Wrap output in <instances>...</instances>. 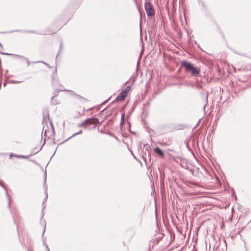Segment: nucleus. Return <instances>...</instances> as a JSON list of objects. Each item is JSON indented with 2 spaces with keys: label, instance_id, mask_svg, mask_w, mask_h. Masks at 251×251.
<instances>
[{
  "label": "nucleus",
  "instance_id": "obj_45",
  "mask_svg": "<svg viewBox=\"0 0 251 251\" xmlns=\"http://www.w3.org/2000/svg\"><path fill=\"white\" fill-rule=\"evenodd\" d=\"M218 119H217V120H215L214 121V122H213V124H217V120H218Z\"/></svg>",
  "mask_w": 251,
  "mask_h": 251
},
{
  "label": "nucleus",
  "instance_id": "obj_26",
  "mask_svg": "<svg viewBox=\"0 0 251 251\" xmlns=\"http://www.w3.org/2000/svg\"><path fill=\"white\" fill-rule=\"evenodd\" d=\"M0 53L3 55H8V56H16L14 54L2 52L0 51Z\"/></svg>",
  "mask_w": 251,
  "mask_h": 251
},
{
  "label": "nucleus",
  "instance_id": "obj_14",
  "mask_svg": "<svg viewBox=\"0 0 251 251\" xmlns=\"http://www.w3.org/2000/svg\"><path fill=\"white\" fill-rule=\"evenodd\" d=\"M63 46V41L62 40H60V42H59V50L58 51V53L56 56V61H57V59L58 55L61 53V52L62 50Z\"/></svg>",
  "mask_w": 251,
  "mask_h": 251
},
{
  "label": "nucleus",
  "instance_id": "obj_49",
  "mask_svg": "<svg viewBox=\"0 0 251 251\" xmlns=\"http://www.w3.org/2000/svg\"><path fill=\"white\" fill-rule=\"evenodd\" d=\"M208 96V92H207V93H206V100H207Z\"/></svg>",
  "mask_w": 251,
  "mask_h": 251
},
{
  "label": "nucleus",
  "instance_id": "obj_27",
  "mask_svg": "<svg viewBox=\"0 0 251 251\" xmlns=\"http://www.w3.org/2000/svg\"><path fill=\"white\" fill-rule=\"evenodd\" d=\"M44 63L45 65H46L47 66H48L49 68H52V67L50 66L48 63H45L43 61H37V62H34V63Z\"/></svg>",
  "mask_w": 251,
  "mask_h": 251
},
{
  "label": "nucleus",
  "instance_id": "obj_41",
  "mask_svg": "<svg viewBox=\"0 0 251 251\" xmlns=\"http://www.w3.org/2000/svg\"><path fill=\"white\" fill-rule=\"evenodd\" d=\"M113 137H114L115 139H116L118 141H119V139L117 138V137L116 136H115V135H113Z\"/></svg>",
  "mask_w": 251,
  "mask_h": 251
},
{
  "label": "nucleus",
  "instance_id": "obj_16",
  "mask_svg": "<svg viewBox=\"0 0 251 251\" xmlns=\"http://www.w3.org/2000/svg\"><path fill=\"white\" fill-rule=\"evenodd\" d=\"M49 120V114L47 113L46 115L44 114L43 118V124H44L45 123L46 125H47Z\"/></svg>",
  "mask_w": 251,
  "mask_h": 251
},
{
  "label": "nucleus",
  "instance_id": "obj_42",
  "mask_svg": "<svg viewBox=\"0 0 251 251\" xmlns=\"http://www.w3.org/2000/svg\"><path fill=\"white\" fill-rule=\"evenodd\" d=\"M105 108L103 110H102L101 111H100L99 114V115H100L101 114H102V112L105 110Z\"/></svg>",
  "mask_w": 251,
  "mask_h": 251
},
{
  "label": "nucleus",
  "instance_id": "obj_46",
  "mask_svg": "<svg viewBox=\"0 0 251 251\" xmlns=\"http://www.w3.org/2000/svg\"><path fill=\"white\" fill-rule=\"evenodd\" d=\"M6 84H7V82L6 81H5L3 83V86L4 87H5L6 86Z\"/></svg>",
  "mask_w": 251,
  "mask_h": 251
},
{
  "label": "nucleus",
  "instance_id": "obj_57",
  "mask_svg": "<svg viewBox=\"0 0 251 251\" xmlns=\"http://www.w3.org/2000/svg\"><path fill=\"white\" fill-rule=\"evenodd\" d=\"M128 124H129V128H130V126H131V125H130V123L129 122H128Z\"/></svg>",
  "mask_w": 251,
  "mask_h": 251
},
{
  "label": "nucleus",
  "instance_id": "obj_54",
  "mask_svg": "<svg viewBox=\"0 0 251 251\" xmlns=\"http://www.w3.org/2000/svg\"><path fill=\"white\" fill-rule=\"evenodd\" d=\"M194 43H195V45L197 44V42L196 41H194Z\"/></svg>",
  "mask_w": 251,
  "mask_h": 251
},
{
  "label": "nucleus",
  "instance_id": "obj_40",
  "mask_svg": "<svg viewBox=\"0 0 251 251\" xmlns=\"http://www.w3.org/2000/svg\"><path fill=\"white\" fill-rule=\"evenodd\" d=\"M129 150H130V152H131V154H132V155L133 156V157H134L135 159H136V160H137V158H136V157L134 155V154H133V152H132V151H131L130 149H129Z\"/></svg>",
  "mask_w": 251,
  "mask_h": 251
},
{
  "label": "nucleus",
  "instance_id": "obj_6",
  "mask_svg": "<svg viewBox=\"0 0 251 251\" xmlns=\"http://www.w3.org/2000/svg\"><path fill=\"white\" fill-rule=\"evenodd\" d=\"M89 119H91V121H89L87 122V126H89V125H90L91 124H95L96 123H100V124H101L103 121V120H102L100 122H99V119L95 117V116H93V117H92L91 118H89Z\"/></svg>",
  "mask_w": 251,
  "mask_h": 251
},
{
  "label": "nucleus",
  "instance_id": "obj_37",
  "mask_svg": "<svg viewBox=\"0 0 251 251\" xmlns=\"http://www.w3.org/2000/svg\"><path fill=\"white\" fill-rule=\"evenodd\" d=\"M19 241H20V242L21 243V244L23 246H25V242H24V241H22L20 239H19Z\"/></svg>",
  "mask_w": 251,
  "mask_h": 251
},
{
  "label": "nucleus",
  "instance_id": "obj_30",
  "mask_svg": "<svg viewBox=\"0 0 251 251\" xmlns=\"http://www.w3.org/2000/svg\"><path fill=\"white\" fill-rule=\"evenodd\" d=\"M124 123L125 122L121 123V121H120V129L121 130H122V128H123V125H124Z\"/></svg>",
  "mask_w": 251,
  "mask_h": 251
},
{
  "label": "nucleus",
  "instance_id": "obj_35",
  "mask_svg": "<svg viewBox=\"0 0 251 251\" xmlns=\"http://www.w3.org/2000/svg\"><path fill=\"white\" fill-rule=\"evenodd\" d=\"M144 147L145 148V149L148 150V149L150 148V146L148 144H145L144 145Z\"/></svg>",
  "mask_w": 251,
  "mask_h": 251
},
{
  "label": "nucleus",
  "instance_id": "obj_34",
  "mask_svg": "<svg viewBox=\"0 0 251 251\" xmlns=\"http://www.w3.org/2000/svg\"><path fill=\"white\" fill-rule=\"evenodd\" d=\"M136 106V104H135V103H134L132 107L131 112H132L134 110Z\"/></svg>",
  "mask_w": 251,
  "mask_h": 251
},
{
  "label": "nucleus",
  "instance_id": "obj_53",
  "mask_svg": "<svg viewBox=\"0 0 251 251\" xmlns=\"http://www.w3.org/2000/svg\"><path fill=\"white\" fill-rule=\"evenodd\" d=\"M123 137H126V136H125V134H122Z\"/></svg>",
  "mask_w": 251,
  "mask_h": 251
},
{
  "label": "nucleus",
  "instance_id": "obj_60",
  "mask_svg": "<svg viewBox=\"0 0 251 251\" xmlns=\"http://www.w3.org/2000/svg\"><path fill=\"white\" fill-rule=\"evenodd\" d=\"M7 72H8V70H6L5 75H6V73H7Z\"/></svg>",
  "mask_w": 251,
  "mask_h": 251
},
{
  "label": "nucleus",
  "instance_id": "obj_11",
  "mask_svg": "<svg viewBox=\"0 0 251 251\" xmlns=\"http://www.w3.org/2000/svg\"><path fill=\"white\" fill-rule=\"evenodd\" d=\"M13 32H22V33H35V34H40V33L38 32V31H37L30 30H15V31H10V32H8V33H12Z\"/></svg>",
  "mask_w": 251,
  "mask_h": 251
},
{
  "label": "nucleus",
  "instance_id": "obj_59",
  "mask_svg": "<svg viewBox=\"0 0 251 251\" xmlns=\"http://www.w3.org/2000/svg\"><path fill=\"white\" fill-rule=\"evenodd\" d=\"M60 86L61 88L63 87L62 85H60Z\"/></svg>",
  "mask_w": 251,
  "mask_h": 251
},
{
  "label": "nucleus",
  "instance_id": "obj_29",
  "mask_svg": "<svg viewBox=\"0 0 251 251\" xmlns=\"http://www.w3.org/2000/svg\"><path fill=\"white\" fill-rule=\"evenodd\" d=\"M47 197H45V198L44 199L43 202L42 203V206H43L42 211L45 208V206H44V203L47 201Z\"/></svg>",
  "mask_w": 251,
  "mask_h": 251
},
{
  "label": "nucleus",
  "instance_id": "obj_52",
  "mask_svg": "<svg viewBox=\"0 0 251 251\" xmlns=\"http://www.w3.org/2000/svg\"><path fill=\"white\" fill-rule=\"evenodd\" d=\"M57 72V68H56L55 70H54V73H56Z\"/></svg>",
  "mask_w": 251,
  "mask_h": 251
},
{
  "label": "nucleus",
  "instance_id": "obj_43",
  "mask_svg": "<svg viewBox=\"0 0 251 251\" xmlns=\"http://www.w3.org/2000/svg\"><path fill=\"white\" fill-rule=\"evenodd\" d=\"M197 47L199 48L201 50L203 51L202 49L200 47L199 45H197Z\"/></svg>",
  "mask_w": 251,
  "mask_h": 251
},
{
  "label": "nucleus",
  "instance_id": "obj_1",
  "mask_svg": "<svg viewBox=\"0 0 251 251\" xmlns=\"http://www.w3.org/2000/svg\"><path fill=\"white\" fill-rule=\"evenodd\" d=\"M181 67H183L185 71L189 73L193 76H198L200 74V68L194 65L188 61L183 60L181 62Z\"/></svg>",
  "mask_w": 251,
  "mask_h": 251
},
{
  "label": "nucleus",
  "instance_id": "obj_21",
  "mask_svg": "<svg viewBox=\"0 0 251 251\" xmlns=\"http://www.w3.org/2000/svg\"><path fill=\"white\" fill-rule=\"evenodd\" d=\"M130 89H131V87L130 86H127L126 87V89L123 90V91L125 93V94H126V95H127L128 92L129 91Z\"/></svg>",
  "mask_w": 251,
  "mask_h": 251
},
{
  "label": "nucleus",
  "instance_id": "obj_15",
  "mask_svg": "<svg viewBox=\"0 0 251 251\" xmlns=\"http://www.w3.org/2000/svg\"><path fill=\"white\" fill-rule=\"evenodd\" d=\"M16 57H19L20 58L23 59L24 61H25L27 64L28 66H29L30 64V62L28 60V59L26 57H25L23 56L20 55H15Z\"/></svg>",
  "mask_w": 251,
  "mask_h": 251
},
{
  "label": "nucleus",
  "instance_id": "obj_48",
  "mask_svg": "<svg viewBox=\"0 0 251 251\" xmlns=\"http://www.w3.org/2000/svg\"><path fill=\"white\" fill-rule=\"evenodd\" d=\"M150 130H151V129H150V130H149V134H150V138L151 139V131H150Z\"/></svg>",
  "mask_w": 251,
  "mask_h": 251
},
{
  "label": "nucleus",
  "instance_id": "obj_61",
  "mask_svg": "<svg viewBox=\"0 0 251 251\" xmlns=\"http://www.w3.org/2000/svg\"><path fill=\"white\" fill-rule=\"evenodd\" d=\"M130 132H131V133H133V134H135V132H131V131H130Z\"/></svg>",
  "mask_w": 251,
  "mask_h": 251
},
{
  "label": "nucleus",
  "instance_id": "obj_39",
  "mask_svg": "<svg viewBox=\"0 0 251 251\" xmlns=\"http://www.w3.org/2000/svg\"><path fill=\"white\" fill-rule=\"evenodd\" d=\"M39 150H38L37 151H36V148H34V149L32 151V153L33 152H36L38 151Z\"/></svg>",
  "mask_w": 251,
  "mask_h": 251
},
{
  "label": "nucleus",
  "instance_id": "obj_18",
  "mask_svg": "<svg viewBox=\"0 0 251 251\" xmlns=\"http://www.w3.org/2000/svg\"><path fill=\"white\" fill-rule=\"evenodd\" d=\"M191 86L192 87H194L198 89H201L203 88L202 85L200 84H197L196 85H194V84H192Z\"/></svg>",
  "mask_w": 251,
  "mask_h": 251
},
{
  "label": "nucleus",
  "instance_id": "obj_3",
  "mask_svg": "<svg viewBox=\"0 0 251 251\" xmlns=\"http://www.w3.org/2000/svg\"><path fill=\"white\" fill-rule=\"evenodd\" d=\"M47 131V129H46L45 131V132L44 133V136L45 138H44V141L43 144L42 145V146L39 148V150L37 151L31 153V154L27 155V156L22 155H14V157H15L17 158H19V159H22V158L27 159L29 156H32V155H35V154H37V153H38L41 150L43 146L45 144L46 138L47 137V134H46Z\"/></svg>",
  "mask_w": 251,
  "mask_h": 251
},
{
  "label": "nucleus",
  "instance_id": "obj_33",
  "mask_svg": "<svg viewBox=\"0 0 251 251\" xmlns=\"http://www.w3.org/2000/svg\"><path fill=\"white\" fill-rule=\"evenodd\" d=\"M178 126L179 127V129H180V127H181V128H185L186 127V126L185 125H179Z\"/></svg>",
  "mask_w": 251,
  "mask_h": 251
},
{
  "label": "nucleus",
  "instance_id": "obj_23",
  "mask_svg": "<svg viewBox=\"0 0 251 251\" xmlns=\"http://www.w3.org/2000/svg\"><path fill=\"white\" fill-rule=\"evenodd\" d=\"M250 87V86H249V85H246V87H241V88L239 89L238 90V92H240V91H242L245 90L246 88H249Z\"/></svg>",
  "mask_w": 251,
  "mask_h": 251
},
{
  "label": "nucleus",
  "instance_id": "obj_20",
  "mask_svg": "<svg viewBox=\"0 0 251 251\" xmlns=\"http://www.w3.org/2000/svg\"><path fill=\"white\" fill-rule=\"evenodd\" d=\"M47 180V172L45 170L44 174V187L45 188L46 187V183Z\"/></svg>",
  "mask_w": 251,
  "mask_h": 251
},
{
  "label": "nucleus",
  "instance_id": "obj_64",
  "mask_svg": "<svg viewBox=\"0 0 251 251\" xmlns=\"http://www.w3.org/2000/svg\"><path fill=\"white\" fill-rule=\"evenodd\" d=\"M10 211L12 213V210L11 209H10Z\"/></svg>",
  "mask_w": 251,
  "mask_h": 251
},
{
  "label": "nucleus",
  "instance_id": "obj_19",
  "mask_svg": "<svg viewBox=\"0 0 251 251\" xmlns=\"http://www.w3.org/2000/svg\"><path fill=\"white\" fill-rule=\"evenodd\" d=\"M60 91H69H69H71V90H64V89H61H61H56V91H55L54 92V93H53V94H54V95H58V94H57V93H58V92H60Z\"/></svg>",
  "mask_w": 251,
  "mask_h": 251
},
{
  "label": "nucleus",
  "instance_id": "obj_28",
  "mask_svg": "<svg viewBox=\"0 0 251 251\" xmlns=\"http://www.w3.org/2000/svg\"><path fill=\"white\" fill-rule=\"evenodd\" d=\"M151 99H150V100H148V101H147V102H146V103H145V104H144V106H149L150 105V101H151Z\"/></svg>",
  "mask_w": 251,
  "mask_h": 251
},
{
  "label": "nucleus",
  "instance_id": "obj_10",
  "mask_svg": "<svg viewBox=\"0 0 251 251\" xmlns=\"http://www.w3.org/2000/svg\"><path fill=\"white\" fill-rule=\"evenodd\" d=\"M154 152L161 157H163L164 153L162 150L159 147H156L154 149Z\"/></svg>",
  "mask_w": 251,
  "mask_h": 251
},
{
  "label": "nucleus",
  "instance_id": "obj_13",
  "mask_svg": "<svg viewBox=\"0 0 251 251\" xmlns=\"http://www.w3.org/2000/svg\"><path fill=\"white\" fill-rule=\"evenodd\" d=\"M82 133V131L81 130H80L79 131H78L77 133H74V134H73L72 135H71L70 137H69V138H68L67 139H66L65 140H64V141L61 142L59 145H60V144H62L63 143H64L65 142H66L67 141H68V140H69L70 139H71V138L72 137H74L77 135H79V134H81Z\"/></svg>",
  "mask_w": 251,
  "mask_h": 251
},
{
  "label": "nucleus",
  "instance_id": "obj_12",
  "mask_svg": "<svg viewBox=\"0 0 251 251\" xmlns=\"http://www.w3.org/2000/svg\"><path fill=\"white\" fill-rule=\"evenodd\" d=\"M91 119H86L85 120H84L83 122H82L81 123H79L78 125V126L79 127H84L85 128H86L87 126V123L89 121H91Z\"/></svg>",
  "mask_w": 251,
  "mask_h": 251
},
{
  "label": "nucleus",
  "instance_id": "obj_4",
  "mask_svg": "<svg viewBox=\"0 0 251 251\" xmlns=\"http://www.w3.org/2000/svg\"><path fill=\"white\" fill-rule=\"evenodd\" d=\"M126 94H125V93L123 90H122L115 99V100L113 101L112 103H114L115 101H121L123 100L126 97Z\"/></svg>",
  "mask_w": 251,
  "mask_h": 251
},
{
  "label": "nucleus",
  "instance_id": "obj_36",
  "mask_svg": "<svg viewBox=\"0 0 251 251\" xmlns=\"http://www.w3.org/2000/svg\"><path fill=\"white\" fill-rule=\"evenodd\" d=\"M45 190V197H47V198H48V194H47V187H46L45 188H44Z\"/></svg>",
  "mask_w": 251,
  "mask_h": 251
},
{
  "label": "nucleus",
  "instance_id": "obj_58",
  "mask_svg": "<svg viewBox=\"0 0 251 251\" xmlns=\"http://www.w3.org/2000/svg\"><path fill=\"white\" fill-rule=\"evenodd\" d=\"M128 81H127V82H126L125 84H126L128 82Z\"/></svg>",
  "mask_w": 251,
  "mask_h": 251
},
{
  "label": "nucleus",
  "instance_id": "obj_24",
  "mask_svg": "<svg viewBox=\"0 0 251 251\" xmlns=\"http://www.w3.org/2000/svg\"><path fill=\"white\" fill-rule=\"evenodd\" d=\"M22 82H23V81H18L11 80L9 81V83H11V84H18V83H20Z\"/></svg>",
  "mask_w": 251,
  "mask_h": 251
},
{
  "label": "nucleus",
  "instance_id": "obj_8",
  "mask_svg": "<svg viewBox=\"0 0 251 251\" xmlns=\"http://www.w3.org/2000/svg\"><path fill=\"white\" fill-rule=\"evenodd\" d=\"M72 94L73 96L75 97L77 99L79 100L82 102H84L85 101H87V99L77 94V93H75V92L71 91Z\"/></svg>",
  "mask_w": 251,
  "mask_h": 251
},
{
  "label": "nucleus",
  "instance_id": "obj_38",
  "mask_svg": "<svg viewBox=\"0 0 251 251\" xmlns=\"http://www.w3.org/2000/svg\"><path fill=\"white\" fill-rule=\"evenodd\" d=\"M56 150H57V148H56V150L54 152V153L52 155V156H51V158L50 159V160H49V161L48 162V163H47V165L46 167L47 166L48 164L49 163L51 159L52 158V157L53 156V155L55 154V152H56Z\"/></svg>",
  "mask_w": 251,
  "mask_h": 251
},
{
  "label": "nucleus",
  "instance_id": "obj_32",
  "mask_svg": "<svg viewBox=\"0 0 251 251\" xmlns=\"http://www.w3.org/2000/svg\"><path fill=\"white\" fill-rule=\"evenodd\" d=\"M110 98H111V97L108 98L106 100H105L104 102H103L101 104L103 105V104H104L106 103H107L109 101V100H110Z\"/></svg>",
  "mask_w": 251,
  "mask_h": 251
},
{
  "label": "nucleus",
  "instance_id": "obj_25",
  "mask_svg": "<svg viewBox=\"0 0 251 251\" xmlns=\"http://www.w3.org/2000/svg\"><path fill=\"white\" fill-rule=\"evenodd\" d=\"M50 125L51 126L52 131L53 133L54 134H55L54 128L52 121L51 120H50Z\"/></svg>",
  "mask_w": 251,
  "mask_h": 251
},
{
  "label": "nucleus",
  "instance_id": "obj_51",
  "mask_svg": "<svg viewBox=\"0 0 251 251\" xmlns=\"http://www.w3.org/2000/svg\"><path fill=\"white\" fill-rule=\"evenodd\" d=\"M142 158H143V159L144 160V161L145 162V163H146V159H145V158L144 157V156H142Z\"/></svg>",
  "mask_w": 251,
  "mask_h": 251
},
{
  "label": "nucleus",
  "instance_id": "obj_44",
  "mask_svg": "<svg viewBox=\"0 0 251 251\" xmlns=\"http://www.w3.org/2000/svg\"><path fill=\"white\" fill-rule=\"evenodd\" d=\"M14 155H15L14 154H13V153H11V154H10V157H13V156H14Z\"/></svg>",
  "mask_w": 251,
  "mask_h": 251
},
{
  "label": "nucleus",
  "instance_id": "obj_7",
  "mask_svg": "<svg viewBox=\"0 0 251 251\" xmlns=\"http://www.w3.org/2000/svg\"><path fill=\"white\" fill-rule=\"evenodd\" d=\"M197 1L198 2L199 5L203 8L204 11H205V15L206 16H208L207 12L208 11V8L207 5L206 4L205 2L204 1H203L202 0H197Z\"/></svg>",
  "mask_w": 251,
  "mask_h": 251
},
{
  "label": "nucleus",
  "instance_id": "obj_47",
  "mask_svg": "<svg viewBox=\"0 0 251 251\" xmlns=\"http://www.w3.org/2000/svg\"><path fill=\"white\" fill-rule=\"evenodd\" d=\"M0 48L2 49L3 48V46H2V44L0 42Z\"/></svg>",
  "mask_w": 251,
  "mask_h": 251
},
{
  "label": "nucleus",
  "instance_id": "obj_55",
  "mask_svg": "<svg viewBox=\"0 0 251 251\" xmlns=\"http://www.w3.org/2000/svg\"><path fill=\"white\" fill-rule=\"evenodd\" d=\"M135 81V78H133V80H132V83H134Z\"/></svg>",
  "mask_w": 251,
  "mask_h": 251
},
{
  "label": "nucleus",
  "instance_id": "obj_62",
  "mask_svg": "<svg viewBox=\"0 0 251 251\" xmlns=\"http://www.w3.org/2000/svg\"><path fill=\"white\" fill-rule=\"evenodd\" d=\"M43 216H44V214H43V213H42V218L43 217Z\"/></svg>",
  "mask_w": 251,
  "mask_h": 251
},
{
  "label": "nucleus",
  "instance_id": "obj_22",
  "mask_svg": "<svg viewBox=\"0 0 251 251\" xmlns=\"http://www.w3.org/2000/svg\"><path fill=\"white\" fill-rule=\"evenodd\" d=\"M125 113L124 112L122 114L121 116L120 121H121V123L125 122Z\"/></svg>",
  "mask_w": 251,
  "mask_h": 251
},
{
  "label": "nucleus",
  "instance_id": "obj_5",
  "mask_svg": "<svg viewBox=\"0 0 251 251\" xmlns=\"http://www.w3.org/2000/svg\"><path fill=\"white\" fill-rule=\"evenodd\" d=\"M0 186H1L2 187H3V189L5 191V193H6V196L8 200V207L10 209L11 199H10V195L8 193L7 189L5 185L4 184V183L3 182V181H2V180H0Z\"/></svg>",
  "mask_w": 251,
  "mask_h": 251
},
{
  "label": "nucleus",
  "instance_id": "obj_17",
  "mask_svg": "<svg viewBox=\"0 0 251 251\" xmlns=\"http://www.w3.org/2000/svg\"><path fill=\"white\" fill-rule=\"evenodd\" d=\"M57 96V95H53L51 99V103L52 105H57L59 103L58 101L56 99H54V98Z\"/></svg>",
  "mask_w": 251,
  "mask_h": 251
},
{
  "label": "nucleus",
  "instance_id": "obj_31",
  "mask_svg": "<svg viewBox=\"0 0 251 251\" xmlns=\"http://www.w3.org/2000/svg\"><path fill=\"white\" fill-rule=\"evenodd\" d=\"M13 220H14V223L17 224V230L18 233L19 234V230H18V224H17V223L16 222V220H15V219L14 217L13 216Z\"/></svg>",
  "mask_w": 251,
  "mask_h": 251
},
{
  "label": "nucleus",
  "instance_id": "obj_50",
  "mask_svg": "<svg viewBox=\"0 0 251 251\" xmlns=\"http://www.w3.org/2000/svg\"><path fill=\"white\" fill-rule=\"evenodd\" d=\"M52 85H53L54 86H55V83H54V82L53 81V80H52Z\"/></svg>",
  "mask_w": 251,
  "mask_h": 251
},
{
  "label": "nucleus",
  "instance_id": "obj_56",
  "mask_svg": "<svg viewBox=\"0 0 251 251\" xmlns=\"http://www.w3.org/2000/svg\"><path fill=\"white\" fill-rule=\"evenodd\" d=\"M131 113H132V112H131L130 113H129V114H128V115H127V116H130V115H131Z\"/></svg>",
  "mask_w": 251,
  "mask_h": 251
},
{
  "label": "nucleus",
  "instance_id": "obj_2",
  "mask_svg": "<svg viewBox=\"0 0 251 251\" xmlns=\"http://www.w3.org/2000/svg\"><path fill=\"white\" fill-rule=\"evenodd\" d=\"M144 8L148 17H151L155 15V10L151 2H146L144 4Z\"/></svg>",
  "mask_w": 251,
  "mask_h": 251
},
{
  "label": "nucleus",
  "instance_id": "obj_9",
  "mask_svg": "<svg viewBox=\"0 0 251 251\" xmlns=\"http://www.w3.org/2000/svg\"><path fill=\"white\" fill-rule=\"evenodd\" d=\"M43 224L44 226V230H43V231L42 234V238L43 242V245L45 246V247L46 248V251H50L49 248L48 246L46 244L45 239L43 238V236H44V233H45V230H46V222H45V221H44Z\"/></svg>",
  "mask_w": 251,
  "mask_h": 251
},
{
  "label": "nucleus",
  "instance_id": "obj_63",
  "mask_svg": "<svg viewBox=\"0 0 251 251\" xmlns=\"http://www.w3.org/2000/svg\"><path fill=\"white\" fill-rule=\"evenodd\" d=\"M28 251H30V249L29 248H28Z\"/></svg>",
  "mask_w": 251,
  "mask_h": 251
}]
</instances>
